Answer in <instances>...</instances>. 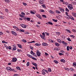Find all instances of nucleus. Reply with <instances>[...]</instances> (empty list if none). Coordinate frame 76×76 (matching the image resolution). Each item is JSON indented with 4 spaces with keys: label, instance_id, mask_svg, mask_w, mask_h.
Returning a JSON list of instances; mask_svg holds the SVG:
<instances>
[{
    "label": "nucleus",
    "instance_id": "1",
    "mask_svg": "<svg viewBox=\"0 0 76 76\" xmlns=\"http://www.w3.org/2000/svg\"><path fill=\"white\" fill-rule=\"evenodd\" d=\"M6 69L7 70H10V71H12L13 72H15V71L14 69H12L10 67H6Z\"/></svg>",
    "mask_w": 76,
    "mask_h": 76
},
{
    "label": "nucleus",
    "instance_id": "2",
    "mask_svg": "<svg viewBox=\"0 0 76 76\" xmlns=\"http://www.w3.org/2000/svg\"><path fill=\"white\" fill-rule=\"evenodd\" d=\"M37 56H38V57H39V56H41V52L38 51H37Z\"/></svg>",
    "mask_w": 76,
    "mask_h": 76
},
{
    "label": "nucleus",
    "instance_id": "3",
    "mask_svg": "<svg viewBox=\"0 0 76 76\" xmlns=\"http://www.w3.org/2000/svg\"><path fill=\"white\" fill-rule=\"evenodd\" d=\"M20 26L23 27V28H26V26H25V25L23 24H20Z\"/></svg>",
    "mask_w": 76,
    "mask_h": 76
},
{
    "label": "nucleus",
    "instance_id": "4",
    "mask_svg": "<svg viewBox=\"0 0 76 76\" xmlns=\"http://www.w3.org/2000/svg\"><path fill=\"white\" fill-rule=\"evenodd\" d=\"M17 61V58H12L13 62H16Z\"/></svg>",
    "mask_w": 76,
    "mask_h": 76
},
{
    "label": "nucleus",
    "instance_id": "5",
    "mask_svg": "<svg viewBox=\"0 0 76 76\" xmlns=\"http://www.w3.org/2000/svg\"><path fill=\"white\" fill-rule=\"evenodd\" d=\"M14 48H12V50L13 51H15L16 50V45H14Z\"/></svg>",
    "mask_w": 76,
    "mask_h": 76
},
{
    "label": "nucleus",
    "instance_id": "6",
    "mask_svg": "<svg viewBox=\"0 0 76 76\" xmlns=\"http://www.w3.org/2000/svg\"><path fill=\"white\" fill-rule=\"evenodd\" d=\"M11 33L12 34L14 35H16V33L13 31H12Z\"/></svg>",
    "mask_w": 76,
    "mask_h": 76
},
{
    "label": "nucleus",
    "instance_id": "7",
    "mask_svg": "<svg viewBox=\"0 0 76 76\" xmlns=\"http://www.w3.org/2000/svg\"><path fill=\"white\" fill-rule=\"evenodd\" d=\"M39 1L40 4H42L44 3V1L43 0H40Z\"/></svg>",
    "mask_w": 76,
    "mask_h": 76
},
{
    "label": "nucleus",
    "instance_id": "8",
    "mask_svg": "<svg viewBox=\"0 0 76 76\" xmlns=\"http://www.w3.org/2000/svg\"><path fill=\"white\" fill-rule=\"evenodd\" d=\"M68 7L69 9V10H72V9H73V7H70V5H69L68 6Z\"/></svg>",
    "mask_w": 76,
    "mask_h": 76
},
{
    "label": "nucleus",
    "instance_id": "9",
    "mask_svg": "<svg viewBox=\"0 0 76 76\" xmlns=\"http://www.w3.org/2000/svg\"><path fill=\"white\" fill-rule=\"evenodd\" d=\"M59 9L61 12H64V10L63 8H61V7H59Z\"/></svg>",
    "mask_w": 76,
    "mask_h": 76
},
{
    "label": "nucleus",
    "instance_id": "10",
    "mask_svg": "<svg viewBox=\"0 0 76 76\" xmlns=\"http://www.w3.org/2000/svg\"><path fill=\"white\" fill-rule=\"evenodd\" d=\"M57 40L58 42H59V43H60V44H61V40L60 39H57Z\"/></svg>",
    "mask_w": 76,
    "mask_h": 76
},
{
    "label": "nucleus",
    "instance_id": "11",
    "mask_svg": "<svg viewBox=\"0 0 76 76\" xmlns=\"http://www.w3.org/2000/svg\"><path fill=\"white\" fill-rule=\"evenodd\" d=\"M36 16L38 18H39V19H41V16H40L39 15H38V14H37L36 15Z\"/></svg>",
    "mask_w": 76,
    "mask_h": 76
},
{
    "label": "nucleus",
    "instance_id": "12",
    "mask_svg": "<svg viewBox=\"0 0 76 76\" xmlns=\"http://www.w3.org/2000/svg\"><path fill=\"white\" fill-rule=\"evenodd\" d=\"M42 45H43V46H46V45H48V44L46 43H43L42 44Z\"/></svg>",
    "mask_w": 76,
    "mask_h": 76
},
{
    "label": "nucleus",
    "instance_id": "13",
    "mask_svg": "<svg viewBox=\"0 0 76 76\" xmlns=\"http://www.w3.org/2000/svg\"><path fill=\"white\" fill-rule=\"evenodd\" d=\"M18 46L19 47V48H22V46L20 45V44H17Z\"/></svg>",
    "mask_w": 76,
    "mask_h": 76
},
{
    "label": "nucleus",
    "instance_id": "14",
    "mask_svg": "<svg viewBox=\"0 0 76 76\" xmlns=\"http://www.w3.org/2000/svg\"><path fill=\"white\" fill-rule=\"evenodd\" d=\"M72 14L74 17H76V13H74L73 12L72 13Z\"/></svg>",
    "mask_w": 76,
    "mask_h": 76
},
{
    "label": "nucleus",
    "instance_id": "15",
    "mask_svg": "<svg viewBox=\"0 0 76 76\" xmlns=\"http://www.w3.org/2000/svg\"><path fill=\"white\" fill-rule=\"evenodd\" d=\"M69 17V18H70L71 19L74 20V18H73V17L71 15H70Z\"/></svg>",
    "mask_w": 76,
    "mask_h": 76
},
{
    "label": "nucleus",
    "instance_id": "16",
    "mask_svg": "<svg viewBox=\"0 0 76 76\" xmlns=\"http://www.w3.org/2000/svg\"><path fill=\"white\" fill-rule=\"evenodd\" d=\"M26 20H28V21H30V20H31V18H29L27 17L26 18Z\"/></svg>",
    "mask_w": 76,
    "mask_h": 76
},
{
    "label": "nucleus",
    "instance_id": "17",
    "mask_svg": "<svg viewBox=\"0 0 76 76\" xmlns=\"http://www.w3.org/2000/svg\"><path fill=\"white\" fill-rule=\"evenodd\" d=\"M55 45H56V46H59L60 45V44L56 42L55 43Z\"/></svg>",
    "mask_w": 76,
    "mask_h": 76
},
{
    "label": "nucleus",
    "instance_id": "18",
    "mask_svg": "<svg viewBox=\"0 0 76 76\" xmlns=\"http://www.w3.org/2000/svg\"><path fill=\"white\" fill-rule=\"evenodd\" d=\"M32 64L34 66H35V67H36V66H37V64L35 63H32Z\"/></svg>",
    "mask_w": 76,
    "mask_h": 76
},
{
    "label": "nucleus",
    "instance_id": "19",
    "mask_svg": "<svg viewBox=\"0 0 76 76\" xmlns=\"http://www.w3.org/2000/svg\"><path fill=\"white\" fill-rule=\"evenodd\" d=\"M61 62H63V63H64V62H65V60H64V59H61Z\"/></svg>",
    "mask_w": 76,
    "mask_h": 76
},
{
    "label": "nucleus",
    "instance_id": "20",
    "mask_svg": "<svg viewBox=\"0 0 76 76\" xmlns=\"http://www.w3.org/2000/svg\"><path fill=\"white\" fill-rule=\"evenodd\" d=\"M30 13L31 14H35V13H36V12H34L31 11Z\"/></svg>",
    "mask_w": 76,
    "mask_h": 76
},
{
    "label": "nucleus",
    "instance_id": "21",
    "mask_svg": "<svg viewBox=\"0 0 76 76\" xmlns=\"http://www.w3.org/2000/svg\"><path fill=\"white\" fill-rule=\"evenodd\" d=\"M48 24H49V25H53V23L50 21L48 22Z\"/></svg>",
    "mask_w": 76,
    "mask_h": 76
},
{
    "label": "nucleus",
    "instance_id": "22",
    "mask_svg": "<svg viewBox=\"0 0 76 76\" xmlns=\"http://www.w3.org/2000/svg\"><path fill=\"white\" fill-rule=\"evenodd\" d=\"M35 45H36V46H39L41 45L39 44L36 43L35 44Z\"/></svg>",
    "mask_w": 76,
    "mask_h": 76
},
{
    "label": "nucleus",
    "instance_id": "23",
    "mask_svg": "<svg viewBox=\"0 0 76 76\" xmlns=\"http://www.w3.org/2000/svg\"><path fill=\"white\" fill-rule=\"evenodd\" d=\"M31 54H32V55H34V52H33V51L32 50H31V52H30Z\"/></svg>",
    "mask_w": 76,
    "mask_h": 76
},
{
    "label": "nucleus",
    "instance_id": "24",
    "mask_svg": "<svg viewBox=\"0 0 76 76\" xmlns=\"http://www.w3.org/2000/svg\"><path fill=\"white\" fill-rule=\"evenodd\" d=\"M42 73H44L43 74L44 75H45V69H43V70L42 71Z\"/></svg>",
    "mask_w": 76,
    "mask_h": 76
},
{
    "label": "nucleus",
    "instance_id": "25",
    "mask_svg": "<svg viewBox=\"0 0 76 76\" xmlns=\"http://www.w3.org/2000/svg\"><path fill=\"white\" fill-rule=\"evenodd\" d=\"M54 62L55 63H56V64L58 63V61L56 60L54 61Z\"/></svg>",
    "mask_w": 76,
    "mask_h": 76
},
{
    "label": "nucleus",
    "instance_id": "26",
    "mask_svg": "<svg viewBox=\"0 0 76 76\" xmlns=\"http://www.w3.org/2000/svg\"><path fill=\"white\" fill-rule=\"evenodd\" d=\"M49 12H50V13L53 14L54 13V12L51 10H50L49 11Z\"/></svg>",
    "mask_w": 76,
    "mask_h": 76
},
{
    "label": "nucleus",
    "instance_id": "27",
    "mask_svg": "<svg viewBox=\"0 0 76 76\" xmlns=\"http://www.w3.org/2000/svg\"><path fill=\"white\" fill-rule=\"evenodd\" d=\"M16 68L17 69H18V70H20V68L19 67L17 66L16 67Z\"/></svg>",
    "mask_w": 76,
    "mask_h": 76
},
{
    "label": "nucleus",
    "instance_id": "28",
    "mask_svg": "<svg viewBox=\"0 0 76 76\" xmlns=\"http://www.w3.org/2000/svg\"><path fill=\"white\" fill-rule=\"evenodd\" d=\"M22 41L23 42H26V40L23 39L22 40Z\"/></svg>",
    "mask_w": 76,
    "mask_h": 76
},
{
    "label": "nucleus",
    "instance_id": "29",
    "mask_svg": "<svg viewBox=\"0 0 76 76\" xmlns=\"http://www.w3.org/2000/svg\"><path fill=\"white\" fill-rule=\"evenodd\" d=\"M52 20L53 21H54V22H57V20H55V19H53Z\"/></svg>",
    "mask_w": 76,
    "mask_h": 76
},
{
    "label": "nucleus",
    "instance_id": "30",
    "mask_svg": "<svg viewBox=\"0 0 76 76\" xmlns=\"http://www.w3.org/2000/svg\"><path fill=\"white\" fill-rule=\"evenodd\" d=\"M56 12L57 13H60V12L57 10H56Z\"/></svg>",
    "mask_w": 76,
    "mask_h": 76
},
{
    "label": "nucleus",
    "instance_id": "31",
    "mask_svg": "<svg viewBox=\"0 0 76 76\" xmlns=\"http://www.w3.org/2000/svg\"><path fill=\"white\" fill-rule=\"evenodd\" d=\"M20 32H23L25 31L23 30H21L20 29Z\"/></svg>",
    "mask_w": 76,
    "mask_h": 76
},
{
    "label": "nucleus",
    "instance_id": "32",
    "mask_svg": "<svg viewBox=\"0 0 76 76\" xmlns=\"http://www.w3.org/2000/svg\"><path fill=\"white\" fill-rule=\"evenodd\" d=\"M48 72H51V69L50 68H48Z\"/></svg>",
    "mask_w": 76,
    "mask_h": 76
},
{
    "label": "nucleus",
    "instance_id": "33",
    "mask_svg": "<svg viewBox=\"0 0 76 76\" xmlns=\"http://www.w3.org/2000/svg\"><path fill=\"white\" fill-rule=\"evenodd\" d=\"M66 32H68L69 33H70V31L69 30L66 29Z\"/></svg>",
    "mask_w": 76,
    "mask_h": 76
},
{
    "label": "nucleus",
    "instance_id": "34",
    "mask_svg": "<svg viewBox=\"0 0 76 76\" xmlns=\"http://www.w3.org/2000/svg\"><path fill=\"white\" fill-rule=\"evenodd\" d=\"M19 15L20 17H21V18H24V16L23 15L20 14Z\"/></svg>",
    "mask_w": 76,
    "mask_h": 76
},
{
    "label": "nucleus",
    "instance_id": "35",
    "mask_svg": "<svg viewBox=\"0 0 76 76\" xmlns=\"http://www.w3.org/2000/svg\"><path fill=\"white\" fill-rule=\"evenodd\" d=\"M66 12H69V9H67V8H66Z\"/></svg>",
    "mask_w": 76,
    "mask_h": 76
},
{
    "label": "nucleus",
    "instance_id": "36",
    "mask_svg": "<svg viewBox=\"0 0 76 76\" xmlns=\"http://www.w3.org/2000/svg\"><path fill=\"white\" fill-rule=\"evenodd\" d=\"M66 49L67 51H69V46H67L66 48Z\"/></svg>",
    "mask_w": 76,
    "mask_h": 76
},
{
    "label": "nucleus",
    "instance_id": "37",
    "mask_svg": "<svg viewBox=\"0 0 76 76\" xmlns=\"http://www.w3.org/2000/svg\"><path fill=\"white\" fill-rule=\"evenodd\" d=\"M31 58H32V59H33V60H37V59L35 58V57H32Z\"/></svg>",
    "mask_w": 76,
    "mask_h": 76
},
{
    "label": "nucleus",
    "instance_id": "38",
    "mask_svg": "<svg viewBox=\"0 0 76 76\" xmlns=\"http://www.w3.org/2000/svg\"><path fill=\"white\" fill-rule=\"evenodd\" d=\"M70 37H72V38H75V36L73 35H70Z\"/></svg>",
    "mask_w": 76,
    "mask_h": 76
},
{
    "label": "nucleus",
    "instance_id": "39",
    "mask_svg": "<svg viewBox=\"0 0 76 76\" xmlns=\"http://www.w3.org/2000/svg\"><path fill=\"white\" fill-rule=\"evenodd\" d=\"M43 17V18H47V17H46V15H42Z\"/></svg>",
    "mask_w": 76,
    "mask_h": 76
},
{
    "label": "nucleus",
    "instance_id": "40",
    "mask_svg": "<svg viewBox=\"0 0 76 76\" xmlns=\"http://www.w3.org/2000/svg\"><path fill=\"white\" fill-rule=\"evenodd\" d=\"M5 1L6 2H8V3H9V2H10V1L9 0H5Z\"/></svg>",
    "mask_w": 76,
    "mask_h": 76
},
{
    "label": "nucleus",
    "instance_id": "41",
    "mask_svg": "<svg viewBox=\"0 0 76 76\" xmlns=\"http://www.w3.org/2000/svg\"><path fill=\"white\" fill-rule=\"evenodd\" d=\"M5 12H6L7 13H8L9 12V11H8V10H7V9H5Z\"/></svg>",
    "mask_w": 76,
    "mask_h": 76
},
{
    "label": "nucleus",
    "instance_id": "42",
    "mask_svg": "<svg viewBox=\"0 0 76 76\" xmlns=\"http://www.w3.org/2000/svg\"><path fill=\"white\" fill-rule=\"evenodd\" d=\"M21 14H22V15H25V14L23 12H21Z\"/></svg>",
    "mask_w": 76,
    "mask_h": 76
},
{
    "label": "nucleus",
    "instance_id": "43",
    "mask_svg": "<svg viewBox=\"0 0 76 76\" xmlns=\"http://www.w3.org/2000/svg\"><path fill=\"white\" fill-rule=\"evenodd\" d=\"M42 35H43V36H44V37H45V33L43 32L42 33Z\"/></svg>",
    "mask_w": 76,
    "mask_h": 76
},
{
    "label": "nucleus",
    "instance_id": "44",
    "mask_svg": "<svg viewBox=\"0 0 76 76\" xmlns=\"http://www.w3.org/2000/svg\"><path fill=\"white\" fill-rule=\"evenodd\" d=\"M67 40L69 41H71V39H70L69 38H67Z\"/></svg>",
    "mask_w": 76,
    "mask_h": 76
},
{
    "label": "nucleus",
    "instance_id": "45",
    "mask_svg": "<svg viewBox=\"0 0 76 76\" xmlns=\"http://www.w3.org/2000/svg\"><path fill=\"white\" fill-rule=\"evenodd\" d=\"M29 62H28L27 63V66H29Z\"/></svg>",
    "mask_w": 76,
    "mask_h": 76
},
{
    "label": "nucleus",
    "instance_id": "46",
    "mask_svg": "<svg viewBox=\"0 0 76 76\" xmlns=\"http://www.w3.org/2000/svg\"><path fill=\"white\" fill-rule=\"evenodd\" d=\"M59 55H60V56H61V55H64V54H63L61 53H59Z\"/></svg>",
    "mask_w": 76,
    "mask_h": 76
},
{
    "label": "nucleus",
    "instance_id": "47",
    "mask_svg": "<svg viewBox=\"0 0 76 76\" xmlns=\"http://www.w3.org/2000/svg\"><path fill=\"white\" fill-rule=\"evenodd\" d=\"M73 65L74 66H76V63H73Z\"/></svg>",
    "mask_w": 76,
    "mask_h": 76
},
{
    "label": "nucleus",
    "instance_id": "48",
    "mask_svg": "<svg viewBox=\"0 0 76 76\" xmlns=\"http://www.w3.org/2000/svg\"><path fill=\"white\" fill-rule=\"evenodd\" d=\"M72 32H76V30L75 29L72 30Z\"/></svg>",
    "mask_w": 76,
    "mask_h": 76
},
{
    "label": "nucleus",
    "instance_id": "49",
    "mask_svg": "<svg viewBox=\"0 0 76 76\" xmlns=\"http://www.w3.org/2000/svg\"><path fill=\"white\" fill-rule=\"evenodd\" d=\"M70 70H71V71H72L73 72V71H74V69L72 68H70Z\"/></svg>",
    "mask_w": 76,
    "mask_h": 76
},
{
    "label": "nucleus",
    "instance_id": "50",
    "mask_svg": "<svg viewBox=\"0 0 76 76\" xmlns=\"http://www.w3.org/2000/svg\"><path fill=\"white\" fill-rule=\"evenodd\" d=\"M49 41L50 42H53V41L51 39L49 40Z\"/></svg>",
    "mask_w": 76,
    "mask_h": 76
},
{
    "label": "nucleus",
    "instance_id": "51",
    "mask_svg": "<svg viewBox=\"0 0 76 76\" xmlns=\"http://www.w3.org/2000/svg\"><path fill=\"white\" fill-rule=\"evenodd\" d=\"M23 4L24 6H26V5H27V4L26 3H24L23 2Z\"/></svg>",
    "mask_w": 76,
    "mask_h": 76
},
{
    "label": "nucleus",
    "instance_id": "52",
    "mask_svg": "<svg viewBox=\"0 0 76 76\" xmlns=\"http://www.w3.org/2000/svg\"><path fill=\"white\" fill-rule=\"evenodd\" d=\"M12 48L10 46H9L8 47V49L9 50H11V49Z\"/></svg>",
    "mask_w": 76,
    "mask_h": 76
},
{
    "label": "nucleus",
    "instance_id": "53",
    "mask_svg": "<svg viewBox=\"0 0 76 76\" xmlns=\"http://www.w3.org/2000/svg\"><path fill=\"white\" fill-rule=\"evenodd\" d=\"M44 37H45V36H41L42 38V39H44V38H45Z\"/></svg>",
    "mask_w": 76,
    "mask_h": 76
},
{
    "label": "nucleus",
    "instance_id": "54",
    "mask_svg": "<svg viewBox=\"0 0 76 76\" xmlns=\"http://www.w3.org/2000/svg\"><path fill=\"white\" fill-rule=\"evenodd\" d=\"M33 42H35V41H33L31 42H29V43H32Z\"/></svg>",
    "mask_w": 76,
    "mask_h": 76
},
{
    "label": "nucleus",
    "instance_id": "55",
    "mask_svg": "<svg viewBox=\"0 0 76 76\" xmlns=\"http://www.w3.org/2000/svg\"><path fill=\"white\" fill-rule=\"evenodd\" d=\"M41 11L42 12H44V10H43L41 9Z\"/></svg>",
    "mask_w": 76,
    "mask_h": 76
},
{
    "label": "nucleus",
    "instance_id": "56",
    "mask_svg": "<svg viewBox=\"0 0 76 76\" xmlns=\"http://www.w3.org/2000/svg\"><path fill=\"white\" fill-rule=\"evenodd\" d=\"M42 6L43 7H44V8L45 7V5L44 4L42 5Z\"/></svg>",
    "mask_w": 76,
    "mask_h": 76
},
{
    "label": "nucleus",
    "instance_id": "57",
    "mask_svg": "<svg viewBox=\"0 0 76 76\" xmlns=\"http://www.w3.org/2000/svg\"><path fill=\"white\" fill-rule=\"evenodd\" d=\"M3 33L0 32V36L2 35H3Z\"/></svg>",
    "mask_w": 76,
    "mask_h": 76
},
{
    "label": "nucleus",
    "instance_id": "58",
    "mask_svg": "<svg viewBox=\"0 0 76 76\" xmlns=\"http://www.w3.org/2000/svg\"><path fill=\"white\" fill-rule=\"evenodd\" d=\"M30 48L31 50H33V49H34L33 48V47H31V46H30Z\"/></svg>",
    "mask_w": 76,
    "mask_h": 76
},
{
    "label": "nucleus",
    "instance_id": "59",
    "mask_svg": "<svg viewBox=\"0 0 76 76\" xmlns=\"http://www.w3.org/2000/svg\"><path fill=\"white\" fill-rule=\"evenodd\" d=\"M2 43H6V42L4 40H3L2 41Z\"/></svg>",
    "mask_w": 76,
    "mask_h": 76
},
{
    "label": "nucleus",
    "instance_id": "60",
    "mask_svg": "<svg viewBox=\"0 0 76 76\" xmlns=\"http://www.w3.org/2000/svg\"><path fill=\"white\" fill-rule=\"evenodd\" d=\"M69 49H70V50H72V47L70 46L69 47Z\"/></svg>",
    "mask_w": 76,
    "mask_h": 76
},
{
    "label": "nucleus",
    "instance_id": "61",
    "mask_svg": "<svg viewBox=\"0 0 76 76\" xmlns=\"http://www.w3.org/2000/svg\"><path fill=\"white\" fill-rule=\"evenodd\" d=\"M65 14L66 15V16H68V13L67 12H65Z\"/></svg>",
    "mask_w": 76,
    "mask_h": 76
},
{
    "label": "nucleus",
    "instance_id": "62",
    "mask_svg": "<svg viewBox=\"0 0 76 76\" xmlns=\"http://www.w3.org/2000/svg\"><path fill=\"white\" fill-rule=\"evenodd\" d=\"M17 51L18 52H20L21 51V50L19 49H18Z\"/></svg>",
    "mask_w": 76,
    "mask_h": 76
},
{
    "label": "nucleus",
    "instance_id": "63",
    "mask_svg": "<svg viewBox=\"0 0 76 76\" xmlns=\"http://www.w3.org/2000/svg\"><path fill=\"white\" fill-rule=\"evenodd\" d=\"M71 4H72V5H73V6L75 5L74 2H72Z\"/></svg>",
    "mask_w": 76,
    "mask_h": 76
},
{
    "label": "nucleus",
    "instance_id": "64",
    "mask_svg": "<svg viewBox=\"0 0 76 76\" xmlns=\"http://www.w3.org/2000/svg\"><path fill=\"white\" fill-rule=\"evenodd\" d=\"M58 49H57V48H55L54 49V50H58Z\"/></svg>",
    "mask_w": 76,
    "mask_h": 76
}]
</instances>
